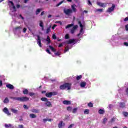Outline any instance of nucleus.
Masks as SVG:
<instances>
[{"instance_id": "f257e3e1", "label": "nucleus", "mask_w": 128, "mask_h": 128, "mask_svg": "<svg viewBox=\"0 0 128 128\" xmlns=\"http://www.w3.org/2000/svg\"><path fill=\"white\" fill-rule=\"evenodd\" d=\"M78 42V40L76 39H72V40H70L68 41V43H66V48H65V50H64V52L66 53V52H68V50L70 48H72V44H76V42Z\"/></svg>"}, {"instance_id": "f03ea898", "label": "nucleus", "mask_w": 128, "mask_h": 128, "mask_svg": "<svg viewBox=\"0 0 128 128\" xmlns=\"http://www.w3.org/2000/svg\"><path fill=\"white\" fill-rule=\"evenodd\" d=\"M8 2L9 4H11V6H10V10L11 12H10V14H11V16H16V15L12 13L16 12V6H14V2H12V1H9Z\"/></svg>"}, {"instance_id": "7ed1b4c3", "label": "nucleus", "mask_w": 128, "mask_h": 128, "mask_svg": "<svg viewBox=\"0 0 128 128\" xmlns=\"http://www.w3.org/2000/svg\"><path fill=\"white\" fill-rule=\"evenodd\" d=\"M12 100H18V102H28L30 100L29 98L26 96H23V97H11Z\"/></svg>"}, {"instance_id": "20e7f679", "label": "nucleus", "mask_w": 128, "mask_h": 128, "mask_svg": "<svg viewBox=\"0 0 128 128\" xmlns=\"http://www.w3.org/2000/svg\"><path fill=\"white\" fill-rule=\"evenodd\" d=\"M22 28L20 26L14 28V34L17 38H20V32L22 31Z\"/></svg>"}, {"instance_id": "39448f33", "label": "nucleus", "mask_w": 128, "mask_h": 128, "mask_svg": "<svg viewBox=\"0 0 128 128\" xmlns=\"http://www.w3.org/2000/svg\"><path fill=\"white\" fill-rule=\"evenodd\" d=\"M72 26H74L71 30H70V34H74V32H76V30L78 26V25H75L74 26V24H68L66 26V28H72Z\"/></svg>"}, {"instance_id": "423d86ee", "label": "nucleus", "mask_w": 128, "mask_h": 128, "mask_svg": "<svg viewBox=\"0 0 128 128\" xmlns=\"http://www.w3.org/2000/svg\"><path fill=\"white\" fill-rule=\"evenodd\" d=\"M78 24L80 28V32L78 34V36L79 38H82V36L84 34V24H82L80 21H78Z\"/></svg>"}, {"instance_id": "0eeeda50", "label": "nucleus", "mask_w": 128, "mask_h": 128, "mask_svg": "<svg viewBox=\"0 0 128 128\" xmlns=\"http://www.w3.org/2000/svg\"><path fill=\"white\" fill-rule=\"evenodd\" d=\"M72 86V84L70 83H65L62 85H61L60 86V90H66L67 89V90H70V87Z\"/></svg>"}, {"instance_id": "6e6552de", "label": "nucleus", "mask_w": 128, "mask_h": 128, "mask_svg": "<svg viewBox=\"0 0 128 128\" xmlns=\"http://www.w3.org/2000/svg\"><path fill=\"white\" fill-rule=\"evenodd\" d=\"M64 12L66 16H70V14H72V9H66L64 8Z\"/></svg>"}, {"instance_id": "1a4fd4ad", "label": "nucleus", "mask_w": 128, "mask_h": 128, "mask_svg": "<svg viewBox=\"0 0 128 128\" xmlns=\"http://www.w3.org/2000/svg\"><path fill=\"white\" fill-rule=\"evenodd\" d=\"M114 8H116V5L114 4H112V6L106 10L107 12H114Z\"/></svg>"}, {"instance_id": "9d476101", "label": "nucleus", "mask_w": 128, "mask_h": 128, "mask_svg": "<svg viewBox=\"0 0 128 128\" xmlns=\"http://www.w3.org/2000/svg\"><path fill=\"white\" fill-rule=\"evenodd\" d=\"M37 44L40 48H42V42L40 40V37L38 36H37Z\"/></svg>"}, {"instance_id": "9b49d317", "label": "nucleus", "mask_w": 128, "mask_h": 128, "mask_svg": "<svg viewBox=\"0 0 128 128\" xmlns=\"http://www.w3.org/2000/svg\"><path fill=\"white\" fill-rule=\"evenodd\" d=\"M97 4L102 8H106V4L102 3L100 2H97Z\"/></svg>"}, {"instance_id": "f8f14e48", "label": "nucleus", "mask_w": 128, "mask_h": 128, "mask_svg": "<svg viewBox=\"0 0 128 128\" xmlns=\"http://www.w3.org/2000/svg\"><path fill=\"white\" fill-rule=\"evenodd\" d=\"M3 112H5L8 116H10V113L8 112V110L6 108H4L3 110Z\"/></svg>"}, {"instance_id": "ddd939ff", "label": "nucleus", "mask_w": 128, "mask_h": 128, "mask_svg": "<svg viewBox=\"0 0 128 128\" xmlns=\"http://www.w3.org/2000/svg\"><path fill=\"white\" fill-rule=\"evenodd\" d=\"M80 86V88H84L86 86V82H81Z\"/></svg>"}, {"instance_id": "4468645a", "label": "nucleus", "mask_w": 128, "mask_h": 128, "mask_svg": "<svg viewBox=\"0 0 128 128\" xmlns=\"http://www.w3.org/2000/svg\"><path fill=\"white\" fill-rule=\"evenodd\" d=\"M6 86L8 88H10V90H14V87L11 84H7Z\"/></svg>"}, {"instance_id": "2eb2a0df", "label": "nucleus", "mask_w": 128, "mask_h": 128, "mask_svg": "<svg viewBox=\"0 0 128 128\" xmlns=\"http://www.w3.org/2000/svg\"><path fill=\"white\" fill-rule=\"evenodd\" d=\"M45 104H46V106H48L49 108H52V103L48 101V100L45 103Z\"/></svg>"}, {"instance_id": "dca6fc26", "label": "nucleus", "mask_w": 128, "mask_h": 128, "mask_svg": "<svg viewBox=\"0 0 128 128\" xmlns=\"http://www.w3.org/2000/svg\"><path fill=\"white\" fill-rule=\"evenodd\" d=\"M58 126L59 128H62L63 126H64V124L62 122V121L60 122Z\"/></svg>"}, {"instance_id": "f3484780", "label": "nucleus", "mask_w": 128, "mask_h": 128, "mask_svg": "<svg viewBox=\"0 0 128 128\" xmlns=\"http://www.w3.org/2000/svg\"><path fill=\"white\" fill-rule=\"evenodd\" d=\"M76 4H73L72 6V12H76Z\"/></svg>"}, {"instance_id": "a211bd4d", "label": "nucleus", "mask_w": 128, "mask_h": 128, "mask_svg": "<svg viewBox=\"0 0 128 128\" xmlns=\"http://www.w3.org/2000/svg\"><path fill=\"white\" fill-rule=\"evenodd\" d=\"M62 104L66 105L70 104V101L65 100L62 102Z\"/></svg>"}, {"instance_id": "6ab92c4d", "label": "nucleus", "mask_w": 128, "mask_h": 128, "mask_svg": "<svg viewBox=\"0 0 128 128\" xmlns=\"http://www.w3.org/2000/svg\"><path fill=\"white\" fill-rule=\"evenodd\" d=\"M46 96L47 98H51L52 96V92L46 93Z\"/></svg>"}, {"instance_id": "aec40b11", "label": "nucleus", "mask_w": 128, "mask_h": 128, "mask_svg": "<svg viewBox=\"0 0 128 128\" xmlns=\"http://www.w3.org/2000/svg\"><path fill=\"white\" fill-rule=\"evenodd\" d=\"M31 112H35V113H36V114H38V113L40 112V110H36V109H32V110H31Z\"/></svg>"}, {"instance_id": "412c9836", "label": "nucleus", "mask_w": 128, "mask_h": 128, "mask_svg": "<svg viewBox=\"0 0 128 128\" xmlns=\"http://www.w3.org/2000/svg\"><path fill=\"white\" fill-rule=\"evenodd\" d=\"M51 28H52V25H50V26L47 28L46 34H48V32H50Z\"/></svg>"}, {"instance_id": "4be33fe9", "label": "nucleus", "mask_w": 128, "mask_h": 128, "mask_svg": "<svg viewBox=\"0 0 128 128\" xmlns=\"http://www.w3.org/2000/svg\"><path fill=\"white\" fill-rule=\"evenodd\" d=\"M98 113L100 114H104V110L102 109H100L98 110Z\"/></svg>"}, {"instance_id": "5701e85b", "label": "nucleus", "mask_w": 128, "mask_h": 128, "mask_svg": "<svg viewBox=\"0 0 128 128\" xmlns=\"http://www.w3.org/2000/svg\"><path fill=\"white\" fill-rule=\"evenodd\" d=\"M46 42H48V44H50V38L49 36H47V38L46 39Z\"/></svg>"}, {"instance_id": "b1692460", "label": "nucleus", "mask_w": 128, "mask_h": 128, "mask_svg": "<svg viewBox=\"0 0 128 128\" xmlns=\"http://www.w3.org/2000/svg\"><path fill=\"white\" fill-rule=\"evenodd\" d=\"M120 108H124V106H126V104H124V102H120Z\"/></svg>"}, {"instance_id": "393cba45", "label": "nucleus", "mask_w": 128, "mask_h": 128, "mask_svg": "<svg viewBox=\"0 0 128 128\" xmlns=\"http://www.w3.org/2000/svg\"><path fill=\"white\" fill-rule=\"evenodd\" d=\"M30 118H36V114H30Z\"/></svg>"}, {"instance_id": "a878e982", "label": "nucleus", "mask_w": 128, "mask_h": 128, "mask_svg": "<svg viewBox=\"0 0 128 128\" xmlns=\"http://www.w3.org/2000/svg\"><path fill=\"white\" fill-rule=\"evenodd\" d=\"M10 102V100H8V98H6L4 100V104H8Z\"/></svg>"}, {"instance_id": "bb28decb", "label": "nucleus", "mask_w": 128, "mask_h": 128, "mask_svg": "<svg viewBox=\"0 0 128 128\" xmlns=\"http://www.w3.org/2000/svg\"><path fill=\"white\" fill-rule=\"evenodd\" d=\"M102 9H96L94 10L95 12H102Z\"/></svg>"}, {"instance_id": "cd10ccee", "label": "nucleus", "mask_w": 128, "mask_h": 128, "mask_svg": "<svg viewBox=\"0 0 128 128\" xmlns=\"http://www.w3.org/2000/svg\"><path fill=\"white\" fill-rule=\"evenodd\" d=\"M23 94H28V89H24L23 90Z\"/></svg>"}, {"instance_id": "c85d7f7f", "label": "nucleus", "mask_w": 128, "mask_h": 128, "mask_svg": "<svg viewBox=\"0 0 128 128\" xmlns=\"http://www.w3.org/2000/svg\"><path fill=\"white\" fill-rule=\"evenodd\" d=\"M49 46L50 50H51L52 52H56V49H54V47H52V46Z\"/></svg>"}, {"instance_id": "c756f323", "label": "nucleus", "mask_w": 128, "mask_h": 128, "mask_svg": "<svg viewBox=\"0 0 128 128\" xmlns=\"http://www.w3.org/2000/svg\"><path fill=\"white\" fill-rule=\"evenodd\" d=\"M84 114H90V110L88 109H86L84 111Z\"/></svg>"}, {"instance_id": "7c9ffc66", "label": "nucleus", "mask_w": 128, "mask_h": 128, "mask_svg": "<svg viewBox=\"0 0 128 128\" xmlns=\"http://www.w3.org/2000/svg\"><path fill=\"white\" fill-rule=\"evenodd\" d=\"M122 114H123V116H124L128 118V112H122Z\"/></svg>"}, {"instance_id": "2f4dec72", "label": "nucleus", "mask_w": 128, "mask_h": 128, "mask_svg": "<svg viewBox=\"0 0 128 128\" xmlns=\"http://www.w3.org/2000/svg\"><path fill=\"white\" fill-rule=\"evenodd\" d=\"M11 111L12 112H14V114H18V110L12 108L11 109Z\"/></svg>"}, {"instance_id": "473e14b6", "label": "nucleus", "mask_w": 128, "mask_h": 128, "mask_svg": "<svg viewBox=\"0 0 128 128\" xmlns=\"http://www.w3.org/2000/svg\"><path fill=\"white\" fill-rule=\"evenodd\" d=\"M40 12H42V8L37 9L36 10V14H38Z\"/></svg>"}, {"instance_id": "72a5a7b5", "label": "nucleus", "mask_w": 128, "mask_h": 128, "mask_svg": "<svg viewBox=\"0 0 128 128\" xmlns=\"http://www.w3.org/2000/svg\"><path fill=\"white\" fill-rule=\"evenodd\" d=\"M5 128H11L12 127V124H5L4 125Z\"/></svg>"}, {"instance_id": "f704fd0d", "label": "nucleus", "mask_w": 128, "mask_h": 128, "mask_svg": "<svg viewBox=\"0 0 128 128\" xmlns=\"http://www.w3.org/2000/svg\"><path fill=\"white\" fill-rule=\"evenodd\" d=\"M41 100L42 102H48V100L46 98H41Z\"/></svg>"}, {"instance_id": "c9c22d12", "label": "nucleus", "mask_w": 128, "mask_h": 128, "mask_svg": "<svg viewBox=\"0 0 128 128\" xmlns=\"http://www.w3.org/2000/svg\"><path fill=\"white\" fill-rule=\"evenodd\" d=\"M88 106L90 108H93L94 106V104L92 102H89L88 104Z\"/></svg>"}, {"instance_id": "e433bc0d", "label": "nucleus", "mask_w": 128, "mask_h": 128, "mask_svg": "<svg viewBox=\"0 0 128 128\" xmlns=\"http://www.w3.org/2000/svg\"><path fill=\"white\" fill-rule=\"evenodd\" d=\"M82 78V75H80L79 76H77L76 78V80H80V78Z\"/></svg>"}, {"instance_id": "4c0bfd02", "label": "nucleus", "mask_w": 128, "mask_h": 128, "mask_svg": "<svg viewBox=\"0 0 128 128\" xmlns=\"http://www.w3.org/2000/svg\"><path fill=\"white\" fill-rule=\"evenodd\" d=\"M39 26L41 28H42V26H44V22H42V20L40 21Z\"/></svg>"}, {"instance_id": "58836bf2", "label": "nucleus", "mask_w": 128, "mask_h": 128, "mask_svg": "<svg viewBox=\"0 0 128 128\" xmlns=\"http://www.w3.org/2000/svg\"><path fill=\"white\" fill-rule=\"evenodd\" d=\"M26 30H28V28H24L22 29V32H24V34H26Z\"/></svg>"}, {"instance_id": "ea45409f", "label": "nucleus", "mask_w": 128, "mask_h": 128, "mask_svg": "<svg viewBox=\"0 0 128 128\" xmlns=\"http://www.w3.org/2000/svg\"><path fill=\"white\" fill-rule=\"evenodd\" d=\"M114 122H116V118H112L110 121L111 124Z\"/></svg>"}, {"instance_id": "a19ab883", "label": "nucleus", "mask_w": 128, "mask_h": 128, "mask_svg": "<svg viewBox=\"0 0 128 128\" xmlns=\"http://www.w3.org/2000/svg\"><path fill=\"white\" fill-rule=\"evenodd\" d=\"M52 93V96H56V94H58V92H51Z\"/></svg>"}, {"instance_id": "79ce46f5", "label": "nucleus", "mask_w": 128, "mask_h": 128, "mask_svg": "<svg viewBox=\"0 0 128 128\" xmlns=\"http://www.w3.org/2000/svg\"><path fill=\"white\" fill-rule=\"evenodd\" d=\"M70 38V35L68 34H66L65 36V39L66 40H68Z\"/></svg>"}, {"instance_id": "37998d69", "label": "nucleus", "mask_w": 128, "mask_h": 128, "mask_svg": "<svg viewBox=\"0 0 128 128\" xmlns=\"http://www.w3.org/2000/svg\"><path fill=\"white\" fill-rule=\"evenodd\" d=\"M113 106H114V105L110 104L108 105V108H109V110H112Z\"/></svg>"}, {"instance_id": "c03bdc74", "label": "nucleus", "mask_w": 128, "mask_h": 128, "mask_svg": "<svg viewBox=\"0 0 128 128\" xmlns=\"http://www.w3.org/2000/svg\"><path fill=\"white\" fill-rule=\"evenodd\" d=\"M108 120V119L106 118H104L103 120L102 124H106V121Z\"/></svg>"}, {"instance_id": "a18cd8bd", "label": "nucleus", "mask_w": 128, "mask_h": 128, "mask_svg": "<svg viewBox=\"0 0 128 128\" xmlns=\"http://www.w3.org/2000/svg\"><path fill=\"white\" fill-rule=\"evenodd\" d=\"M64 2V1L62 0V1H61L58 4H56V6H60V4H62V2Z\"/></svg>"}, {"instance_id": "49530a36", "label": "nucleus", "mask_w": 128, "mask_h": 128, "mask_svg": "<svg viewBox=\"0 0 128 128\" xmlns=\"http://www.w3.org/2000/svg\"><path fill=\"white\" fill-rule=\"evenodd\" d=\"M76 110H78V108H74L73 110H72L73 114H76Z\"/></svg>"}, {"instance_id": "de8ad7c7", "label": "nucleus", "mask_w": 128, "mask_h": 128, "mask_svg": "<svg viewBox=\"0 0 128 128\" xmlns=\"http://www.w3.org/2000/svg\"><path fill=\"white\" fill-rule=\"evenodd\" d=\"M52 38L53 40H56V36L54 34H52Z\"/></svg>"}, {"instance_id": "09e8293b", "label": "nucleus", "mask_w": 128, "mask_h": 128, "mask_svg": "<svg viewBox=\"0 0 128 128\" xmlns=\"http://www.w3.org/2000/svg\"><path fill=\"white\" fill-rule=\"evenodd\" d=\"M55 24H60V26H62V22H60V21H56L55 22Z\"/></svg>"}, {"instance_id": "8fccbe9b", "label": "nucleus", "mask_w": 128, "mask_h": 128, "mask_svg": "<svg viewBox=\"0 0 128 128\" xmlns=\"http://www.w3.org/2000/svg\"><path fill=\"white\" fill-rule=\"evenodd\" d=\"M55 56H60V52H57L54 53Z\"/></svg>"}, {"instance_id": "3c124183", "label": "nucleus", "mask_w": 128, "mask_h": 128, "mask_svg": "<svg viewBox=\"0 0 128 128\" xmlns=\"http://www.w3.org/2000/svg\"><path fill=\"white\" fill-rule=\"evenodd\" d=\"M28 94L30 96H34V93L31 92H29Z\"/></svg>"}, {"instance_id": "603ef678", "label": "nucleus", "mask_w": 128, "mask_h": 128, "mask_svg": "<svg viewBox=\"0 0 128 128\" xmlns=\"http://www.w3.org/2000/svg\"><path fill=\"white\" fill-rule=\"evenodd\" d=\"M112 44L113 46H118V43H112Z\"/></svg>"}, {"instance_id": "864d4df0", "label": "nucleus", "mask_w": 128, "mask_h": 128, "mask_svg": "<svg viewBox=\"0 0 128 128\" xmlns=\"http://www.w3.org/2000/svg\"><path fill=\"white\" fill-rule=\"evenodd\" d=\"M46 52H48V54H50V50L46 49Z\"/></svg>"}, {"instance_id": "5fc2aeb1", "label": "nucleus", "mask_w": 128, "mask_h": 128, "mask_svg": "<svg viewBox=\"0 0 128 128\" xmlns=\"http://www.w3.org/2000/svg\"><path fill=\"white\" fill-rule=\"evenodd\" d=\"M124 46H128V42H125L124 43Z\"/></svg>"}, {"instance_id": "6e6d98bb", "label": "nucleus", "mask_w": 128, "mask_h": 128, "mask_svg": "<svg viewBox=\"0 0 128 128\" xmlns=\"http://www.w3.org/2000/svg\"><path fill=\"white\" fill-rule=\"evenodd\" d=\"M18 128H24V125L20 124L18 126Z\"/></svg>"}, {"instance_id": "4d7b16f0", "label": "nucleus", "mask_w": 128, "mask_h": 128, "mask_svg": "<svg viewBox=\"0 0 128 128\" xmlns=\"http://www.w3.org/2000/svg\"><path fill=\"white\" fill-rule=\"evenodd\" d=\"M74 126V124H71L68 128H72V126Z\"/></svg>"}, {"instance_id": "13d9d810", "label": "nucleus", "mask_w": 128, "mask_h": 128, "mask_svg": "<svg viewBox=\"0 0 128 128\" xmlns=\"http://www.w3.org/2000/svg\"><path fill=\"white\" fill-rule=\"evenodd\" d=\"M72 110V107L71 106H68L67 108V110Z\"/></svg>"}, {"instance_id": "bf43d9fd", "label": "nucleus", "mask_w": 128, "mask_h": 128, "mask_svg": "<svg viewBox=\"0 0 128 128\" xmlns=\"http://www.w3.org/2000/svg\"><path fill=\"white\" fill-rule=\"evenodd\" d=\"M24 108H25V109H26V110H28V106H26V104H24Z\"/></svg>"}, {"instance_id": "052dcab7", "label": "nucleus", "mask_w": 128, "mask_h": 128, "mask_svg": "<svg viewBox=\"0 0 128 128\" xmlns=\"http://www.w3.org/2000/svg\"><path fill=\"white\" fill-rule=\"evenodd\" d=\"M43 122L44 123H46V122H48L47 118H44Z\"/></svg>"}, {"instance_id": "680f3d73", "label": "nucleus", "mask_w": 128, "mask_h": 128, "mask_svg": "<svg viewBox=\"0 0 128 128\" xmlns=\"http://www.w3.org/2000/svg\"><path fill=\"white\" fill-rule=\"evenodd\" d=\"M56 24H54L53 26L52 27V30H54L56 28Z\"/></svg>"}, {"instance_id": "e2e57ef3", "label": "nucleus", "mask_w": 128, "mask_h": 128, "mask_svg": "<svg viewBox=\"0 0 128 128\" xmlns=\"http://www.w3.org/2000/svg\"><path fill=\"white\" fill-rule=\"evenodd\" d=\"M125 28H126V30H128V24L126 25Z\"/></svg>"}, {"instance_id": "0e129e2a", "label": "nucleus", "mask_w": 128, "mask_h": 128, "mask_svg": "<svg viewBox=\"0 0 128 128\" xmlns=\"http://www.w3.org/2000/svg\"><path fill=\"white\" fill-rule=\"evenodd\" d=\"M128 16L126 18L124 19V22H128Z\"/></svg>"}, {"instance_id": "69168bd1", "label": "nucleus", "mask_w": 128, "mask_h": 128, "mask_svg": "<svg viewBox=\"0 0 128 128\" xmlns=\"http://www.w3.org/2000/svg\"><path fill=\"white\" fill-rule=\"evenodd\" d=\"M19 18H21L22 19V20H24V17L22 16V14H20L19 15V17H18Z\"/></svg>"}, {"instance_id": "338daca9", "label": "nucleus", "mask_w": 128, "mask_h": 128, "mask_svg": "<svg viewBox=\"0 0 128 128\" xmlns=\"http://www.w3.org/2000/svg\"><path fill=\"white\" fill-rule=\"evenodd\" d=\"M88 4H90V6H92V2H90V0H88Z\"/></svg>"}, {"instance_id": "774afa93", "label": "nucleus", "mask_w": 128, "mask_h": 128, "mask_svg": "<svg viewBox=\"0 0 128 128\" xmlns=\"http://www.w3.org/2000/svg\"><path fill=\"white\" fill-rule=\"evenodd\" d=\"M126 92L128 94V88L126 89Z\"/></svg>"}]
</instances>
